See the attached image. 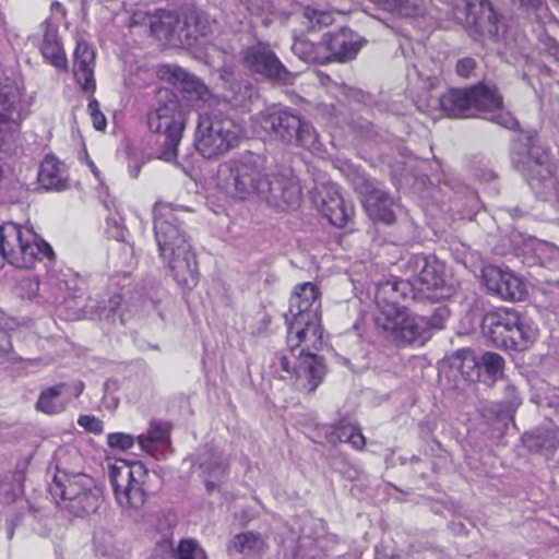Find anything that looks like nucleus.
I'll list each match as a JSON object with an SVG mask.
<instances>
[{
    "label": "nucleus",
    "instance_id": "obj_26",
    "mask_svg": "<svg viewBox=\"0 0 559 559\" xmlns=\"http://www.w3.org/2000/svg\"><path fill=\"white\" fill-rule=\"evenodd\" d=\"M214 21L205 13L189 11L182 17L178 32V41L188 46L198 44L199 39L212 33Z\"/></svg>",
    "mask_w": 559,
    "mask_h": 559
},
{
    "label": "nucleus",
    "instance_id": "obj_29",
    "mask_svg": "<svg viewBox=\"0 0 559 559\" xmlns=\"http://www.w3.org/2000/svg\"><path fill=\"white\" fill-rule=\"evenodd\" d=\"M382 9L401 17H417L431 13L433 0H371Z\"/></svg>",
    "mask_w": 559,
    "mask_h": 559
},
{
    "label": "nucleus",
    "instance_id": "obj_45",
    "mask_svg": "<svg viewBox=\"0 0 559 559\" xmlns=\"http://www.w3.org/2000/svg\"><path fill=\"white\" fill-rule=\"evenodd\" d=\"M87 111L91 116L93 126L96 130L103 131L107 126V121L103 112L99 110V104L96 99H91L87 105Z\"/></svg>",
    "mask_w": 559,
    "mask_h": 559
},
{
    "label": "nucleus",
    "instance_id": "obj_11",
    "mask_svg": "<svg viewBox=\"0 0 559 559\" xmlns=\"http://www.w3.org/2000/svg\"><path fill=\"white\" fill-rule=\"evenodd\" d=\"M526 140L528 141L527 160L523 170L532 189L549 198L558 191V182L554 177V165L548 152L536 135L527 136Z\"/></svg>",
    "mask_w": 559,
    "mask_h": 559
},
{
    "label": "nucleus",
    "instance_id": "obj_6",
    "mask_svg": "<svg viewBox=\"0 0 559 559\" xmlns=\"http://www.w3.org/2000/svg\"><path fill=\"white\" fill-rule=\"evenodd\" d=\"M246 136L243 126L229 117L201 115L195 148L206 159L217 158L238 147Z\"/></svg>",
    "mask_w": 559,
    "mask_h": 559
},
{
    "label": "nucleus",
    "instance_id": "obj_49",
    "mask_svg": "<svg viewBox=\"0 0 559 559\" xmlns=\"http://www.w3.org/2000/svg\"><path fill=\"white\" fill-rule=\"evenodd\" d=\"M536 252L538 257L544 260L559 258V248L548 242H538L536 245Z\"/></svg>",
    "mask_w": 559,
    "mask_h": 559
},
{
    "label": "nucleus",
    "instance_id": "obj_60",
    "mask_svg": "<svg viewBox=\"0 0 559 559\" xmlns=\"http://www.w3.org/2000/svg\"><path fill=\"white\" fill-rule=\"evenodd\" d=\"M432 297H433V298H442V297H444V295H443V294H440V295H436V296H432Z\"/></svg>",
    "mask_w": 559,
    "mask_h": 559
},
{
    "label": "nucleus",
    "instance_id": "obj_9",
    "mask_svg": "<svg viewBox=\"0 0 559 559\" xmlns=\"http://www.w3.org/2000/svg\"><path fill=\"white\" fill-rule=\"evenodd\" d=\"M377 323L386 336L396 343L412 344L428 337L429 323L426 317L397 307L394 302L386 304L381 309Z\"/></svg>",
    "mask_w": 559,
    "mask_h": 559
},
{
    "label": "nucleus",
    "instance_id": "obj_56",
    "mask_svg": "<svg viewBox=\"0 0 559 559\" xmlns=\"http://www.w3.org/2000/svg\"><path fill=\"white\" fill-rule=\"evenodd\" d=\"M401 283H397V282H388L383 287L382 289L384 292L386 290H392V292H395L397 289V286L400 285Z\"/></svg>",
    "mask_w": 559,
    "mask_h": 559
},
{
    "label": "nucleus",
    "instance_id": "obj_35",
    "mask_svg": "<svg viewBox=\"0 0 559 559\" xmlns=\"http://www.w3.org/2000/svg\"><path fill=\"white\" fill-rule=\"evenodd\" d=\"M451 367L469 382L476 381L480 376V365L474 353L469 349H460L451 357Z\"/></svg>",
    "mask_w": 559,
    "mask_h": 559
},
{
    "label": "nucleus",
    "instance_id": "obj_21",
    "mask_svg": "<svg viewBox=\"0 0 559 559\" xmlns=\"http://www.w3.org/2000/svg\"><path fill=\"white\" fill-rule=\"evenodd\" d=\"M321 293L317 285L312 283H302L296 285L289 300V309L286 320H295L299 317L320 314Z\"/></svg>",
    "mask_w": 559,
    "mask_h": 559
},
{
    "label": "nucleus",
    "instance_id": "obj_42",
    "mask_svg": "<svg viewBox=\"0 0 559 559\" xmlns=\"http://www.w3.org/2000/svg\"><path fill=\"white\" fill-rule=\"evenodd\" d=\"M481 365L490 377L498 378L502 374L504 361L500 355L488 352L483 355Z\"/></svg>",
    "mask_w": 559,
    "mask_h": 559
},
{
    "label": "nucleus",
    "instance_id": "obj_5",
    "mask_svg": "<svg viewBox=\"0 0 559 559\" xmlns=\"http://www.w3.org/2000/svg\"><path fill=\"white\" fill-rule=\"evenodd\" d=\"M483 330L493 345L504 348L525 349L538 337L535 322L510 308L486 313Z\"/></svg>",
    "mask_w": 559,
    "mask_h": 559
},
{
    "label": "nucleus",
    "instance_id": "obj_17",
    "mask_svg": "<svg viewBox=\"0 0 559 559\" xmlns=\"http://www.w3.org/2000/svg\"><path fill=\"white\" fill-rule=\"evenodd\" d=\"M258 123L265 135L285 143H293L300 127V118L286 110L269 109L258 116Z\"/></svg>",
    "mask_w": 559,
    "mask_h": 559
},
{
    "label": "nucleus",
    "instance_id": "obj_10",
    "mask_svg": "<svg viewBox=\"0 0 559 559\" xmlns=\"http://www.w3.org/2000/svg\"><path fill=\"white\" fill-rule=\"evenodd\" d=\"M451 11L449 14L457 23L473 28L484 36L498 34V16L486 0H444Z\"/></svg>",
    "mask_w": 559,
    "mask_h": 559
},
{
    "label": "nucleus",
    "instance_id": "obj_54",
    "mask_svg": "<svg viewBox=\"0 0 559 559\" xmlns=\"http://www.w3.org/2000/svg\"><path fill=\"white\" fill-rule=\"evenodd\" d=\"M51 12L52 15L56 17V15H60V19H64L66 12L63 10V7L59 2H52L51 3Z\"/></svg>",
    "mask_w": 559,
    "mask_h": 559
},
{
    "label": "nucleus",
    "instance_id": "obj_13",
    "mask_svg": "<svg viewBox=\"0 0 559 559\" xmlns=\"http://www.w3.org/2000/svg\"><path fill=\"white\" fill-rule=\"evenodd\" d=\"M473 114H481L486 119L507 129L518 127L516 119L503 109L502 96L495 87L486 84L472 86Z\"/></svg>",
    "mask_w": 559,
    "mask_h": 559
},
{
    "label": "nucleus",
    "instance_id": "obj_19",
    "mask_svg": "<svg viewBox=\"0 0 559 559\" xmlns=\"http://www.w3.org/2000/svg\"><path fill=\"white\" fill-rule=\"evenodd\" d=\"M360 189L361 202L369 218L392 224L395 221L394 200L370 182H365Z\"/></svg>",
    "mask_w": 559,
    "mask_h": 559
},
{
    "label": "nucleus",
    "instance_id": "obj_46",
    "mask_svg": "<svg viewBox=\"0 0 559 559\" xmlns=\"http://www.w3.org/2000/svg\"><path fill=\"white\" fill-rule=\"evenodd\" d=\"M539 405L554 409L559 415V388H549L543 396H540Z\"/></svg>",
    "mask_w": 559,
    "mask_h": 559
},
{
    "label": "nucleus",
    "instance_id": "obj_25",
    "mask_svg": "<svg viewBox=\"0 0 559 559\" xmlns=\"http://www.w3.org/2000/svg\"><path fill=\"white\" fill-rule=\"evenodd\" d=\"M43 40L39 49L44 59L51 66L66 70L68 60L56 23L51 19H47L43 24Z\"/></svg>",
    "mask_w": 559,
    "mask_h": 559
},
{
    "label": "nucleus",
    "instance_id": "obj_53",
    "mask_svg": "<svg viewBox=\"0 0 559 559\" xmlns=\"http://www.w3.org/2000/svg\"><path fill=\"white\" fill-rule=\"evenodd\" d=\"M83 390L84 383L81 381H76L71 388L68 385V399L70 400L71 396H79Z\"/></svg>",
    "mask_w": 559,
    "mask_h": 559
},
{
    "label": "nucleus",
    "instance_id": "obj_34",
    "mask_svg": "<svg viewBox=\"0 0 559 559\" xmlns=\"http://www.w3.org/2000/svg\"><path fill=\"white\" fill-rule=\"evenodd\" d=\"M136 440L142 450L158 457L164 454V450L168 444V432L160 425L152 424L147 433L140 435Z\"/></svg>",
    "mask_w": 559,
    "mask_h": 559
},
{
    "label": "nucleus",
    "instance_id": "obj_32",
    "mask_svg": "<svg viewBox=\"0 0 559 559\" xmlns=\"http://www.w3.org/2000/svg\"><path fill=\"white\" fill-rule=\"evenodd\" d=\"M38 180L47 190H62L66 188L63 165L55 156H46L39 167Z\"/></svg>",
    "mask_w": 559,
    "mask_h": 559
},
{
    "label": "nucleus",
    "instance_id": "obj_61",
    "mask_svg": "<svg viewBox=\"0 0 559 559\" xmlns=\"http://www.w3.org/2000/svg\"><path fill=\"white\" fill-rule=\"evenodd\" d=\"M0 336L4 337V336H5V334H4L3 332H0Z\"/></svg>",
    "mask_w": 559,
    "mask_h": 559
},
{
    "label": "nucleus",
    "instance_id": "obj_51",
    "mask_svg": "<svg viewBox=\"0 0 559 559\" xmlns=\"http://www.w3.org/2000/svg\"><path fill=\"white\" fill-rule=\"evenodd\" d=\"M474 68L475 62L473 59L469 58L462 59L456 63V72L464 78L469 76Z\"/></svg>",
    "mask_w": 559,
    "mask_h": 559
},
{
    "label": "nucleus",
    "instance_id": "obj_58",
    "mask_svg": "<svg viewBox=\"0 0 559 559\" xmlns=\"http://www.w3.org/2000/svg\"><path fill=\"white\" fill-rule=\"evenodd\" d=\"M28 283L29 285L34 288V289H37L38 287V283L35 281V280H28Z\"/></svg>",
    "mask_w": 559,
    "mask_h": 559
},
{
    "label": "nucleus",
    "instance_id": "obj_12",
    "mask_svg": "<svg viewBox=\"0 0 559 559\" xmlns=\"http://www.w3.org/2000/svg\"><path fill=\"white\" fill-rule=\"evenodd\" d=\"M299 180L289 168H275L267 173L263 201L285 210L299 204L301 200Z\"/></svg>",
    "mask_w": 559,
    "mask_h": 559
},
{
    "label": "nucleus",
    "instance_id": "obj_4",
    "mask_svg": "<svg viewBox=\"0 0 559 559\" xmlns=\"http://www.w3.org/2000/svg\"><path fill=\"white\" fill-rule=\"evenodd\" d=\"M0 254L15 267L31 269L49 258L52 249L32 227L5 222L0 225Z\"/></svg>",
    "mask_w": 559,
    "mask_h": 559
},
{
    "label": "nucleus",
    "instance_id": "obj_57",
    "mask_svg": "<svg viewBox=\"0 0 559 559\" xmlns=\"http://www.w3.org/2000/svg\"><path fill=\"white\" fill-rule=\"evenodd\" d=\"M91 169H92L93 174L95 175V177L98 178L99 173H98V169L96 168V166L94 165V163H91Z\"/></svg>",
    "mask_w": 559,
    "mask_h": 559
},
{
    "label": "nucleus",
    "instance_id": "obj_14",
    "mask_svg": "<svg viewBox=\"0 0 559 559\" xmlns=\"http://www.w3.org/2000/svg\"><path fill=\"white\" fill-rule=\"evenodd\" d=\"M20 98V82L7 75L0 76V150L19 129L16 105Z\"/></svg>",
    "mask_w": 559,
    "mask_h": 559
},
{
    "label": "nucleus",
    "instance_id": "obj_59",
    "mask_svg": "<svg viewBox=\"0 0 559 559\" xmlns=\"http://www.w3.org/2000/svg\"><path fill=\"white\" fill-rule=\"evenodd\" d=\"M302 45H304V43H301V41H297V43H295V44H294L293 49H294L295 51H297V50H298Z\"/></svg>",
    "mask_w": 559,
    "mask_h": 559
},
{
    "label": "nucleus",
    "instance_id": "obj_2",
    "mask_svg": "<svg viewBox=\"0 0 559 559\" xmlns=\"http://www.w3.org/2000/svg\"><path fill=\"white\" fill-rule=\"evenodd\" d=\"M154 231L159 254L168 263L175 281L187 288L197 286L199 271L195 254L169 204L155 205Z\"/></svg>",
    "mask_w": 559,
    "mask_h": 559
},
{
    "label": "nucleus",
    "instance_id": "obj_55",
    "mask_svg": "<svg viewBox=\"0 0 559 559\" xmlns=\"http://www.w3.org/2000/svg\"><path fill=\"white\" fill-rule=\"evenodd\" d=\"M509 390H510L511 399L508 402V404L511 408H514L520 404L521 401H520L514 388H509Z\"/></svg>",
    "mask_w": 559,
    "mask_h": 559
},
{
    "label": "nucleus",
    "instance_id": "obj_20",
    "mask_svg": "<svg viewBox=\"0 0 559 559\" xmlns=\"http://www.w3.org/2000/svg\"><path fill=\"white\" fill-rule=\"evenodd\" d=\"M147 25L151 33L158 39H165L170 43L178 41V32L182 24V19L173 12L159 11L155 15L135 13L131 19V25Z\"/></svg>",
    "mask_w": 559,
    "mask_h": 559
},
{
    "label": "nucleus",
    "instance_id": "obj_52",
    "mask_svg": "<svg viewBox=\"0 0 559 559\" xmlns=\"http://www.w3.org/2000/svg\"><path fill=\"white\" fill-rule=\"evenodd\" d=\"M348 443L356 450H362L365 448L366 439L358 426L355 427L354 431L349 436Z\"/></svg>",
    "mask_w": 559,
    "mask_h": 559
},
{
    "label": "nucleus",
    "instance_id": "obj_3",
    "mask_svg": "<svg viewBox=\"0 0 559 559\" xmlns=\"http://www.w3.org/2000/svg\"><path fill=\"white\" fill-rule=\"evenodd\" d=\"M267 173L257 156L246 154L219 165L217 185L233 198L263 200Z\"/></svg>",
    "mask_w": 559,
    "mask_h": 559
},
{
    "label": "nucleus",
    "instance_id": "obj_33",
    "mask_svg": "<svg viewBox=\"0 0 559 559\" xmlns=\"http://www.w3.org/2000/svg\"><path fill=\"white\" fill-rule=\"evenodd\" d=\"M100 491L96 486H94L90 488V490H84L78 495V499H72L61 507L69 510L76 516H83L96 512L100 507Z\"/></svg>",
    "mask_w": 559,
    "mask_h": 559
},
{
    "label": "nucleus",
    "instance_id": "obj_41",
    "mask_svg": "<svg viewBox=\"0 0 559 559\" xmlns=\"http://www.w3.org/2000/svg\"><path fill=\"white\" fill-rule=\"evenodd\" d=\"M106 234L108 237L119 241H124L127 237V228L124 221L118 212L110 213L106 218Z\"/></svg>",
    "mask_w": 559,
    "mask_h": 559
},
{
    "label": "nucleus",
    "instance_id": "obj_15",
    "mask_svg": "<svg viewBox=\"0 0 559 559\" xmlns=\"http://www.w3.org/2000/svg\"><path fill=\"white\" fill-rule=\"evenodd\" d=\"M359 49L357 36L349 31L342 29L336 34L324 36L322 43L314 47V55H309L305 59L319 63L334 60L346 61L353 59Z\"/></svg>",
    "mask_w": 559,
    "mask_h": 559
},
{
    "label": "nucleus",
    "instance_id": "obj_37",
    "mask_svg": "<svg viewBox=\"0 0 559 559\" xmlns=\"http://www.w3.org/2000/svg\"><path fill=\"white\" fill-rule=\"evenodd\" d=\"M294 142L312 152L321 151V143L317 131L309 122L301 119Z\"/></svg>",
    "mask_w": 559,
    "mask_h": 559
},
{
    "label": "nucleus",
    "instance_id": "obj_39",
    "mask_svg": "<svg viewBox=\"0 0 559 559\" xmlns=\"http://www.w3.org/2000/svg\"><path fill=\"white\" fill-rule=\"evenodd\" d=\"M306 19V26L309 29H320L323 26H329L333 23L334 19L331 12L319 11L311 8H306L304 11Z\"/></svg>",
    "mask_w": 559,
    "mask_h": 559
},
{
    "label": "nucleus",
    "instance_id": "obj_16",
    "mask_svg": "<svg viewBox=\"0 0 559 559\" xmlns=\"http://www.w3.org/2000/svg\"><path fill=\"white\" fill-rule=\"evenodd\" d=\"M481 278L488 292L503 300H522L527 293L523 278L510 270L488 265L483 269Z\"/></svg>",
    "mask_w": 559,
    "mask_h": 559
},
{
    "label": "nucleus",
    "instance_id": "obj_22",
    "mask_svg": "<svg viewBox=\"0 0 559 559\" xmlns=\"http://www.w3.org/2000/svg\"><path fill=\"white\" fill-rule=\"evenodd\" d=\"M94 486H96L94 479L86 474H68L64 471H58L50 485V492L55 498L60 497L62 506L72 499H78V495Z\"/></svg>",
    "mask_w": 559,
    "mask_h": 559
},
{
    "label": "nucleus",
    "instance_id": "obj_50",
    "mask_svg": "<svg viewBox=\"0 0 559 559\" xmlns=\"http://www.w3.org/2000/svg\"><path fill=\"white\" fill-rule=\"evenodd\" d=\"M449 318V310L445 308H438L432 317L426 318L430 329H442L445 320Z\"/></svg>",
    "mask_w": 559,
    "mask_h": 559
},
{
    "label": "nucleus",
    "instance_id": "obj_23",
    "mask_svg": "<svg viewBox=\"0 0 559 559\" xmlns=\"http://www.w3.org/2000/svg\"><path fill=\"white\" fill-rule=\"evenodd\" d=\"M414 272L420 290H437L445 283V266L435 257L417 255Z\"/></svg>",
    "mask_w": 559,
    "mask_h": 559
},
{
    "label": "nucleus",
    "instance_id": "obj_43",
    "mask_svg": "<svg viewBox=\"0 0 559 559\" xmlns=\"http://www.w3.org/2000/svg\"><path fill=\"white\" fill-rule=\"evenodd\" d=\"M135 441H138L132 435L123 432H112L107 436V444L112 449L127 451L131 449Z\"/></svg>",
    "mask_w": 559,
    "mask_h": 559
},
{
    "label": "nucleus",
    "instance_id": "obj_1",
    "mask_svg": "<svg viewBox=\"0 0 559 559\" xmlns=\"http://www.w3.org/2000/svg\"><path fill=\"white\" fill-rule=\"evenodd\" d=\"M286 323L288 353L277 359L280 368L285 372L282 378L293 381L299 388L314 391L324 373L317 355L323 345L321 314L310 313L306 318L286 320Z\"/></svg>",
    "mask_w": 559,
    "mask_h": 559
},
{
    "label": "nucleus",
    "instance_id": "obj_31",
    "mask_svg": "<svg viewBox=\"0 0 559 559\" xmlns=\"http://www.w3.org/2000/svg\"><path fill=\"white\" fill-rule=\"evenodd\" d=\"M68 403V385L60 383L40 393L36 408L45 414L53 415L64 411Z\"/></svg>",
    "mask_w": 559,
    "mask_h": 559
},
{
    "label": "nucleus",
    "instance_id": "obj_24",
    "mask_svg": "<svg viewBox=\"0 0 559 559\" xmlns=\"http://www.w3.org/2000/svg\"><path fill=\"white\" fill-rule=\"evenodd\" d=\"M95 51L85 41H78L74 50L73 75L76 83L85 91H94Z\"/></svg>",
    "mask_w": 559,
    "mask_h": 559
},
{
    "label": "nucleus",
    "instance_id": "obj_8",
    "mask_svg": "<svg viewBox=\"0 0 559 559\" xmlns=\"http://www.w3.org/2000/svg\"><path fill=\"white\" fill-rule=\"evenodd\" d=\"M188 111L176 98L158 104L147 115V127L154 132L164 135L160 158L173 162L177 157L178 145L187 124Z\"/></svg>",
    "mask_w": 559,
    "mask_h": 559
},
{
    "label": "nucleus",
    "instance_id": "obj_38",
    "mask_svg": "<svg viewBox=\"0 0 559 559\" xmlns=\"http://www.w3.org/2000/svg\"><path fill=\"white\" fill-rule=\"evenodd\" d=\"M530 448H537L542 451H551L559 444V429L539 431L530 439Z\"/></svg>",
    "mask_w": 559,
    "mask_h": 559
},
{
    "label": "nucleus",
    "instance_id": "obj_48",
    "mask_svg": "<svg viewBox=\"0 0 559 559\" xmlns=\"http://www.w3.org/2000/svg\"><path fill=\"white\" fill-rule=\"evenodd\" d=\"M356 425L354 424H349V423H346V424H341L335 432H333L330 437V441L331 442H335L336 440L337 441H341V442H349V436L352 435V432L354 431Z\"/></svg>",
    "mask_w": 559,
    "mask_h": 559
},
{
    "label": "nucleus",
    "instance_id": "obj_36",
    "mask_svg": "<svg viewBox=\"0 0 559 559\" xmlns=\"http://www.w3.org/2000/svg\"><path fill=\"white\" fill-rule=\"evenodd\" d=\"M230 547L240 554L259 555L266 549L267 544L262 535L254 532H245L234 537Z\"/></svg>",
    "mask_w": 559,
    "mask_h": 559
},
{
    "label": "nucleus",
    "instance_id": "obj_27",
    "mask_svg": "<svg viewBox=\"0 0 559 559\" xmlns=\"http://www.w3.org/2000/svg\"><path fill=\"white\" fill-rule=\"evenodd\" d=\"M320 211L332 225L337 227H344L354 213L353 206L346 204L334 187L325 189V195L321 199Z\"/></svg>",
    "mask_w": 559,
    "mask_h": 559
},
{
    "label": "nucleus",
    "instance_id": "obj_28",
    "mask_svg": "<svg viewBox=\"0 0 559 559\" xmlns=\"http://www.w3.org/2000/svg\"><path fill=\"white\" fill-rule=\"evenodd\" d=\"M440 107L450 117L466 118L474 116L472 87L449 90L440 97Z\"/></svg>",
    "mask_w": 559,
    "mask_h": 559
},
{
    "label": "nucleus",
    "instance_id": "obj_44",
    "mask_svg": "<svg viewBox=\"0 0 559 559\" xmlns=\"http://www.w3.org/2000/svg\"><path fill=\"white\" fill-rule=\"evenodd\" d=\"M204 471L207 473V477H205V485L209 491H212L216 485L210 478H214L219 480L225 476L226 466L222 462H214L213 464L202 465Z\"/></svg>",
    "mask_w": 559,
    "mask_h": 559
},
{
    "label": "nucleus",
    "instance_id": "obj_30",
    "mask_svg": "<svg viewBox=\"0 0 559 559\" xmlns=\"http://www.w3.org/2000/svg\"><path fill=\"white\" fill-rule=\"evenodd\" d=\"M162 75L167 76L174 84L179 85L185 92L193 94L200 99H205L209 95V90L200 80L179 67L166 66L162 69Z\"/></svg>",
    "mask_w": 559,
    "mask_h": 559
},
{
    "label": "nucleus",
    "instance_id": "obj_18",
    "mask_svg": "<svg viewBox=\"0 0 559 559\" xmlns=\"http://www.w3.org/2000/svg\"><path fill=\"white\" fill-rule=\"evenodd\" d=\"M243 62L252 71L269 79L283 83H289L292 81L290 74L276 56L264 47L248 49L243 56Z\"/></svg>",
    "mask_w": 559,
    "mask_h": 559
},
{
    "label": "nucleus",
    "instance_id": "obj_40",
    "mask_svg": "<svg viewBox=\"0 0 559 559\" xmlns=\"http://www.w3.org/2000/svg\"><path fill=\"white\" fill-rule=\"evenodd\" d=\"M176 555L178 559H207L204 549L193 539L181 540Z\"/></svg>",
    "mask_w": 559,
    "mask_h": 559
},
{
    "label": "nucleus",
    "instance_id": "obj_7",
    "mask_svg": "<svg viewBox=\"0 0 559 559\" xmlns=\"http://www.w3.org/2000/svg\"><path fill=\"white\" fill-rule=\"evenodd\" d=\"M115 500L124 512L138 511L146 500L147 468L138 461L116 460L108 466Z\"/></svg>",
    "mask_w": 559,
    "mask_h": 559
},
{
    "label": "nucleus",
    "instance_id": "obj_47",
    "mask_svg": "<svg viewBox=\"0 0 559 559\" xmlns=\"http://www.w3.org/2000/svg\"><path fill=\"white\" fill-rule=\"evenodd\" d=\"M78 424L86 431L98 435L104 430V425L100 419L92 415H81L78 418Z\"/></svg>",
    "mask_w": 559,
    "mask_h": 559
}]
</instances>
